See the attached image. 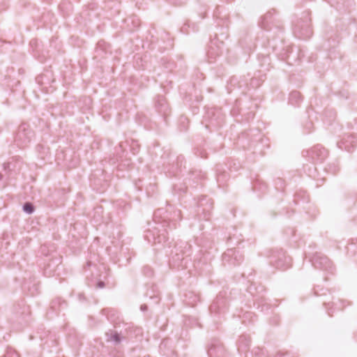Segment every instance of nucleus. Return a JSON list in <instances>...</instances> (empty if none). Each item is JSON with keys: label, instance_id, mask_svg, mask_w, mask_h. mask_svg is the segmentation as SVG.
<instances>
[{"label": "nucleus", "instance_id": "11", "mask_svg": "<svg viewBox=\"0 0 357 357\" xmlns=\"http://www.w3.org/2000/svg\"><path fill=\"white\" fill-rule=\"evenodd\" d=\"M105 282H102V281H99V282L97 283V284H96V287H97V288H103V287H105Z\"/></svg>", "mask_w": 357, "mask_h": 357}, {"label": "nucleus", "instance_id": "6", "mask_svg": "<svg viewBox=\"0 0 357 357\" xmlns=\"http://www.w3.org/2000/svg\"><path fill=\"white\" fill-rule=\"evenodd\" d=\"M183 253H178L177 251L174 255L172 256V259L170 260V266L173 267H179L181 266V261L183 259Z\"/></svg>", "mask_w": 357, "mask_h": 357}, {"label": "nucleus", "instance_id": "7", "mask_svg": "<svg viewBox=\"0 0 357 357\" xmlns=\"http://www.w3.org/2000/svg\"><path fill=\"white\" fill-rule=\"evenodd\" d=\"M222 352V347L212 345L208 350V355L209 357H220Z\"/></svg>", "mask_w": 357, "mask_h": 357}, {"label": "nucleus", "instance_id": "9", "mask_svg": "<svg viewBox=\"0 0 357 357\" xmlns=\"http://www.w3.org/2000/svg\"><path fill=\"white\" fill-rule=\"evenodd\" d=\"M166 233V231L163 229L162 232L158 235L157 238H155L158 243H160L162 242H165L168 239Z\"/></svg>", "mask_w": 357, "mask_h": 357}, {"label": "nucleus", "instance_id": "15", "mask_svg": "<svg viewBox=\"0 0 357 357\" xmlns=\"http://www.w3.org/2000/svg\"><path fill=\"white\" fill-rule=\"evenodd\" d=\"M317 148H314L313 150L312 151V152L313 153H315L317 152Z\"/></svg>", "mask_w": 357, "mask_h": 357}, {"label": "nucleus", "instance_id": "14", "mask_svg": "<svg viewBox=\"0 0 357 357\" xmlns=\"http://www.w3.org/2000/svg\"><path fill=\"white\" fill-rule=\"evenodd\" d=\"M147 309V306L146 305H142L141 306V310H146Z\"/></svg>", "mask_w": 357, "mask_h": 357}, {"label": "nucleus", "instance_id": "3", "mask_svg": "<svg viewBox=\"0 0 357 357\" xmlns=\"http://www.w3.org/2000/svg\"><path fill=\"white\" fill-rule=\"evenodd\" d=\"M330 259L321 253H316L312 259V264L315 268L327 269L331 267Z\"/></svg>", "mask_w": 357, "mask_h": 357}, {"label": "nucleus", "instance_id": "1", "mask_svg": "<svg viewBox=\"0 0 357 357\" xmlns=\"http://www.w3.org/2000/svg\"><path fill=\"white\" fill-rule=\"evenodd\" d=\"M32 136L33 132L29 126L26 123H22L18 127L15 142L20 147L26 146L30 142Z\"/></svg>", "mask_w": 357, "mask_h": 357}, {"label": "nucleus", "instance_id": "8", "mask_svg": "<svg viewBox=\"0 0 357 357\" xmlns=\"http://www.w3.org/2000/svg\"><path fill=\"white\" fill-rule=\"evenodd\" d=\"M23 211L28 214H31L34 211V206L30 202H26L23 205Z\"/></svg>", "mask_w": 357, "mask_h": 357}, {"label": "nucleus", "instance_id": "17", "mask_svg": "<svg viewBox=\"0 0 357 357\" xmlns=\"http://www.w3.org/2000/svg\"><path fill=\"white\" fill-rule=\"evenodd\" d=\"M213 307H214V305H212L210 307V310H212Z\"/></svg>", "mask_w": 357, "mask_h": 357}, {"label": "nucleus", "instance_id": "5", "mask_svg": "<svg viewBox=\"0 0 357 357\" xmlns=\"http://www.w3.org/2000/svg\"><path fill=\"white\" fill-rule=\"evenodd\" d=\"M105 337L107 342H114L116 345L120 344L122 340L120 334L113 330H109L106 332Z\"/></svg>", "mask_w": 357, "mask_h": 357}, {"label": "nucleus", "instance_id": "13", "mask_svg": "<svg viewBox=\"0 0 357 357\" xmlns=\"http://www.w3.org/2000/svg\"><path fill=\"white\" fill-rule=\"evenodd\" d=\"M9 165H10L9 163H4L3 164V168H4L5 170L9 169Z\"/></svg>", "mask_w": 357, "mask_h": 357}, {"label": "nucleus", "instance_id": "2", "mask_svg": "<svg viewBox=\"0 0 357 357\" xmlns=\"http://www.w3.org/2000/svg\"><path fill=\"white\" fill-rule=\"evenodd\" d=\"M294 33L301 38H309L312 34V30L310 26V20H298L294 26Z\"/></svg>", "mask_w": 357, "mask_h": 357}, {"label": "nucleus", "instance_id": "10", "mask_svg": "<svg viewBox=\"0 0 357 357\" xmlns=\"http://www.w3.org/2000/svg\"><path fill=\"white\" fill-rule=\"evenodd\" d=\"M301 94L298 91H293L290 93V100L292 101L293 100H297L300 98Z\"/></svg>", "mask_w": 357, "mask_h": 357}, {"label": "nucleus", "instance_id": "16", "mask_svg": "<svg viewBox=\"0 0 357 357\" xmlns=\"http://www.w3.org/2000/svg\"><path fill=\"white\" fill-rule=\"evenodd\" d=\"M3 176L0 173V181L3 179Z\"/></svg>", "mask_w": 357, "mask_h": 357}, {"label": "nucleus", "instance_id": "4", "mask_svg": "<svg viewBox=\"0 0 357 357\" xmlns=\"http://www.w3.org/2000/svg\"><path fill=\"white\" fill-rule=\"evenodd\" d=\"M273 258H277L274 260H271V263H274V265L278 268L285 269L287 268V266L284 265V263L287 262V257L285 256V253L282 250L277 251L276 254H273Z\"/></svg>", "mask_w": 357, "mask_h": 357}, {"label": "nucleus", "instance_id": "12", "mask_svg": "<svg viewBox=\"0 0 357 357\" xmlns=\"http://www.w3.org/2000/svg\"><path fill=\"white\" fill-rule=\"evenodd\" d=\"M319 151L320 152L321 155H322V158L321 159H323L326 156V150L323 149L322 150L321 149L319 150Z\"/></svg>", "mask_w": 357, "mask_h": 357}, {"label": "nucleus", "instance_id": "18", "mask_svg": "<svg viewBox=\"0 0 357 357\" xmlns=\"http://www.w3.org/2000/svg\"><path fill=\"white\" fill-rule=\"evenodd\" d=\"M229 252H234V253L235 252H234V251H233L232 250H229Z\"/></svg>", "mask_w": 357, "mask_h": 357}]
</instances>
